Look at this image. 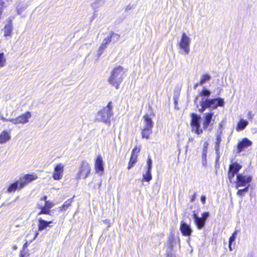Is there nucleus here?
I'll return each instance as SVG.
<instances>
[{
	"instance_id": "obj_1",
	"label": "nucleus",
	"mask_w": 257,
	"mask_h": 257,
	"mask_svg": "<svg viewBox=\"0 0 257 257\" xmlns=\"http://www.w3.org/2000/svg\"><path fill=\"white\" fill-rule=\"evenodd\" d=\"M211 93L209 89L203 87L199 95L196 97L194 102L199 112L203 113L207 108L212 110L219 106H224V99L220 97L209 98Z\"/></svg>"
},
{
	"instance_id": "obj_2",
	"label": "nucleus",
	"mask_w": 257,
	"mask_h": 257,
	"mask_svg": "<svg viewBox=\"0 0 257 257\" xmlns=\"http://www.w3.org/2000/svg\"><path fill=\"white\" fill-rule=\"evenodd\" d=\"M37 178V177L33 175H26L24 177H21L19 180L10 184L7 188V192L9 193H14L17 189L20 190L22 189L29 183Z\"/></svg>"
},
{
	"instance_id": "obj_3",
	"label": "nucleus",
	"mask_w": 257,
	"mask_h": 257,
	"mask_svg": "<svg viewBox=\"0 0 257 257\" xmlns=\"http://www.w3.org/2000/svg\"><path fill=\"white\" fill-rule=\"evenodd\" d=\"M124 72L122 67L117 66L111 71L110 76L108 78V83L116 89H118L120 84L122 82Z\"/></svg>"
},
{
	"instance_id": "obj_4",
	"label": "nucleus",
	"mask_w": 257,
	"mask_h": 257,
	"mask_svg": "<svg viewBox=\"0 0 257 257\" xmlns=\"http://www.w3.org/2000/svg\"><path fill=\"white\" fill-rule=\"evenodd\" d=\"M113 115L112 103L110 101L107 106L100 109L96 115V119L98 121L109 123L111 117Z\"/></svg>"
},
{
	"instance_id": "obj_5",
	"label": "nucleus",
	"mask_w": 257,
	"mask_h": 257,
	"mask_svg": "<svg viewBox=\"0 0 257 257\" xmlns=\"http://www.w3.org/2000/svg\"><path fill=\"white\" fill-rule=\"evenodd\" d=\"M252 181V177L249 175H245L243 174H238L236 176V188L240 187H246L250 185L249 183Z\"/></svg>"
},
{
	"instance_id": "obj_6",
	"label": "nucleus",
	"mask_w": 257,
	"mask_h": 257,
	"mask_svg": "<svg viewBox=\"0 0 257 257\" xmlns=\"http://www.w3.org/2000/svg\"><path fill=\"white\" fill-rule=\"evenodd\" d=\"M190 43V38L185 33H183L179 42V46L181 49L183 50L184 54L186 55L189 53Z\"/></svg>"
},
{
	"instance_id": "obj_7",
	"label": "nucleus",
	"mask_w": 257,
	"mask_h": 257,
	"mask_svg": "<svg viewBox=\"0 0 257 257\" xmlns=\"http://www.w3.org/2000/svg\"><path fill=\"white\" fill-rule=\"evenodd\" d=\"M201 116L196 113H193L191 114V125L192 131L196 134L199 135L202 133V130L200 129Z\"/></svg>"
},
{
	"instance_id": "obj_8",
	"label": "nucleus",
	"mask_w": 257,
	"mask_h": 257,
	"mask_svg": "<svg viewBox=\"0 0 257 257\" xmlns=\"http://www.w3.org/2000/svg\"><path fill=\"white\" fill-rule=\"evenodd\" d=\"M90 173V167L88 163L83 161L77 174V178H86Z\"/></svg>"
},
{
	"instance_id": "obj_9",
	"label": "nucleus",
	"mask_w": 257,
	"mask_h": 257,
	"mask_svg": "<svg viewBox=\"0 0 257 257\" xmlns=\"http://www.w3.org/2000/svg\"><path fill=\"white\" fill-rule=\"evenodd\" d=\"M31 117V112L29 111H27L25 113L20 115L16 118L11 119L10 122H13L15 124H17L19 123L25 124L29 121V119Z\"/></svg>"
},
{
	"instance_id": "obj_10",
	"label": "nucleus",
	"mask_w": 257,
	"mask_h": 257,
	"mask_svg": "<svg viewBox=\"0 0 257 257\" xmlns=\"http://www.w3.org/2000/svg\"><path fill=\"white\" fill-rule=\"evenodd\" d=\"M213 115V112L211 111L203 114V127L204 130L208 128L209 126L211 127L213 125L214 121V120L212 118Z\"/></svg>"
},
{
	"instance_id": "obj_11",
	"label": "nucleus",
	"mask_w": 257,
	"mask_h": 257,
	"mask_svg": "<svg viewBox=\"0 0 257 257\" xmlns=\"http://www.w3.org/2000/svg\"><path fill=\"white\" fill-rule=\"evenodd\" d=\"M63 171L64 166L62 164L59 163L56 165L53 174V179L55 180H60L62 178Z\"/></svg>"
},
{
	"instance_id": "obj_12",
	"label": "nucleus",
	"mask_w": 257,
	"mask_h": 257,
	"mask_svg": "<svg viewBox=\"0 0 257 257\" xmlns=\"http://www.w3.org/2000/svg\"><path fill=\"white\" fill-rule=\"evenodd\" d=\"M252 142L247 138H244L241 141L239 142L237 146V153H240L245 148L250 146Z\"/></svg>"
},
{
	"instance_id": "obj_13",
	"label": "nucleus",
	"mask_w": 257,
	"mask_h": 257,
	"mask_svg": "<svg viewBox=\"0 0 257 257\" xmlns=\"http://www.w3.org/2000/svg\"><path fill=\"white\" fill-rule=\"evenodd\" d=\"M38 231H42L46 229L48 227H51V224L53 223V220L46 221L42 218L38 219Z\"/></svg>"
},
{
	"instance_id": "obj_14",
	"label": "nucleus",
	"mask_w": 257,
	"mask_h": 257,
	"mask_svg": "<svg viewBox=\"0 0 257 257\" xmlns=\"http://www.w3.org/2000/svg\"><path fill=\"white\" fill-rule=\"evenodd\" d=\"M180 230L183 235L185 236H190L192 232L191 226L184 222H181Z\"/></svg>"
},
{
	"instance_id": "obj_15",
	"label": "nucleus",
	"mask_w": 257,
	"mask_h": 257,
	"mask_svg": "<svg viewBox=\"0 0 257 257\" xmlns=\"http://www.w3.org/2000/svg\"><path fill=\"white\" fill-rule=\"evenodd\" d=\"M193 218L194 220L195 224L198 229H201L204 227L206 222L203 220V219L199 217L195 213H193Z\"/></svg>"
},
{
	"instance_id": "obj_16",
	"label": "nucleus",
	"mask_w": 257,
	"mask_h": 257,
	"mask_svg": "<svg viewBox=\"0 0 257 257\" xmlns=\"http://www.w3.org/2000/svg\"><path fill=\"white\" fill-rule=\"evenodd\" d=\"M7 24L5 25L4 31V36L5 37L7 36H11L12 35V31L13 30V26L12 24V20L9 18L7 20Z\"/></svg>"
},
{
	"instance_id": "obj_17",
	"label": "nucleus",
	"mask_w": 257,
	"mask_h": 257,
	"mask_svg": "<svg viewBox=\"0 0 257 257\" xmlns=\"http://www.w3.org/2000/svg\"><path fill=\"white\" fill-rule=\"evenodd\" d=\"M95 169L97 173L99 172H103L104 171L103 161L100 156H98L95 160Z\"/></svg>"
},
{
	"instance_id": "obj_18",
	"label": "nucleus",
	"mask_w": 257,
	"mask_h": 257,
	"mask_svg": "<svg viewBox=\"0 0 257 257\" xmlns=\"http://www.w3.org/2000/svg\"><path fill=\"white\" fill-rule=\"evenodd\" d=\"M144 125L143 128L152 129L153 126V122L152 118L148 115H144Z\"/></svg>"
},
{
	"instance_id": "obj_19",
	"label": "nucleus",
	"mask_w": 257,
	"mask_h": 257,
	"mask_svg": "<svg viewBox=\"0 0 257 257\" xmlns=\"http://www.w3.org/2000/svg\"><path fill=\"white\" fill-rule=\"evenodd\" d=\"M11 138L10 133L7 131H4L0 134V144H4L8 142Z\"/></svg>"
},
{
	"instance_id": "obj_20",
	"label": "nucleus",
	"mask_w": 257,
	"mask_h": 257,
	"mask_svg": "<svg viewBox=\"0 0 257 257\" xmlns=\"http://www.w3.org/2000/svg\"><path fill=\"white\" fill-rule=\"evenodd\" d=\"M241 168L242 166L241 165L237 162H234L229 165V169L237 175L238 172Z\"/></svg>"
},
{
	"instance_id": "obj_21",
	"label": "nucleus",
	"mask_w": 257,
	"mask_h": 257,
	"mask_svg": "<svg viewBox=\"0 0 257 257\" xmlns=\"http://www.w3.org/2000/svg\"><path fill=\"white\" fill-rule=\"evenodd\" d=\"M248 124V122L246 120L241 118L238 122L236 129L237 131L243 130Z\"/></svg>"
},
{
	"instance_id": "obj_22",
	"label": "nucleus",
	"mask_w": 257,
	"mask_h": 257,
	"mask_svg": "<svg viewBox=\"0 0 257 257\" xmlns=\"http://www.w3.org/2000/svg\"><path fill=\"white\" fill-rule=\"evenodd\" d=\"M211 76L208 74H205L201 76L200 78V82L196 84L195 86H197L198 85H203L205 83L209 81L211 79Z\"/></svg>"
},
{
	"instance_id": "obj_23",
	"label": "nucleus",
	"mask_w": 257,
	"mask_h": 257,
	"mask_svg": "<svg viewBox=\"0 0 257 257\" xmlns=\"http://www.w3.org/2000/svg\"><path fill=\"white\" fill-rule=\"evenodd\" d=\"M221 132H220L218 134H217L216 136V141L215 142V150L216 153L218 155L219 153V149H220V144L221 142Z\"/></svg>"
},
{
	"instance_id": "obj_24",
	"label": "nucleus",
	"mask_w": 257,
	"mask_h": 257,
	"mask_svg": "<svg viewBox=\"0 0 257 257\" xmlns=\"http://www.w3.org/2000/svg\"><path fill=\"white\" fill-rule=\"evenodd\" d=\"M38 208L41 209V211L38 213V215L41 214L50 215L51 211L45 206L39 205Z\"/></svg>"
},
{
	"instance_id": "obj_25",
	"label": "nucleus",
	"mask_w": 257,
	"mask_h": 257,
	"mask_svg": "<svg viewBox=\"0 0 257 257\" xmlns=\"http://www.w3.org/2000/svg\"><path fill=\"white\" fill-rule=\"evenodd\" d=\"M152 133V129L143 128L142 131V136L143 138L148 139L150 135Z\"/></svg>"
},
{
	"instance_id": "obj_26",
	"label": "nucleus",
	"mask_w": 257,
	"mask_h": 257,
	"mask_svg": "<svg viewBox=\"0 0 257 257\" xmlns=\"http://www.w3.org/2000/svg\"><path fill=\"white\" fill-rule=\"evenodd\" d=\"M152 179L151 171L147 170L146 172L143 175V181L149 182Z\"/></svg>"
},
{
	"instance_id": "obj_27",
	"label": "nucleus",
	"mask_w": 257,
	"mask_h": 257,
	"mask_svg": "<svg viewBox=\"0 0 257 257\" xmlns=\"http://www.w3.org/2000/svg\"><path fill=\"white\" fill-rule=\"evenodd\" d=\"M72 201L73 198L68 199L64 202L63 205L60 207V209L61 210L65 211L71 205Z\"/></svg>"
},
{
	"instance_id": "obj_28",
	"label": "nucleus",
	"mask_w": 257,
	"mask_h": 257,
	"mask_svg": "<svg viewBox=\"0 0 257 257\" xmlns=\"http://www.w3.org/2000/svg\"><path fill=\"white\" fill-rule=\"evenodd\" d=\"M176 240L177 239L175 237L174 235H171L170 236L169 238V247L171 249H172L173 246L175 245Z\"/></svg>"
},
{
	"instance_id": "obj_29",
	"label": "nucleus",
	"mask_w": 257,
	"mask_h": 257,
	"mask_svg": "<svg viewBox=\"0 0 257 257\" xmlns=\"http://www.w3.org/2000/svg\"><path fill=\"white\" fill-rule=\"evenodd\" d=\"M249 186L250 185H248L243 189H239L237 192V195L241 197L244 196L245 194L248 192Z\"/></svg>"
},
{
	"instance_id": "obj_30",
	"label": "nucleus",
	"mask_w": 257,
	"mask_h": 257,
	"mask_svg": "<svg viewBox=\"0 0 257 257\" xmlns=\"http://www.w3.org/2000/svg\"><path fill=\"white\" fill-rule=\"evenodd\" d=\"M109 37L111 38V40L113 41L114 42L118 41L120 38V36L118 34L113 32H111Z\"/></svg>"
},
{
	"instance_id": "obj_31",
	"label": "nucleus",
	"mask_w": 257,
	"mask_h": 257,
	"mask_svg": "<svg viewBox=\"0 0 257 257\" xmlns=\"http://www.w3.org/2000/svg\"><path fill=\"white\" fill-rule=\"evenodd\" d=\"M27 8L26 5L18 6L16 7V11L18 15H21L24 11Z\"/></svg>"
},
{
	"instance_id": "obj_32",
	"label": "nucleus",
	"mask_w": 257,
	"mask_h": 257,
	"mask_svg": "<svg viewBox=\"0 0 257 257\" xmlns=\"http://www.w3.org/2000/svg\"><path fill=\"white\" fill-rule=\"evenodd\" d=\"M12 2V0H0V7L6 8Z\"/></svg>"
},
{
	"instance_id": "obj_33",
	"label": "nucleus",
	"mask_w": 257,
	"mask_h": 257,
	"mask_svg": "<svg viewBox=\"0 0 257 257\" xmlns=\"http://www.w3.org/2000/svg\"><path fill=\"white\" fill-rule=\"evenodd\" d=\"M6 59L3 53H0V67H4L5 65Z\"/></svg>"
},
{
	"instance_id": "obj_34",
	"label": "nucleus",
	"mask_w": 257,
	"mask_h": 257,
	"mask_svg": "<svg viewBox=\"0 0 257 257\" xmlns=\"http://www.w3.org/2000/svg\"><path fill=\"white\" fill-rule=\"evenodd\" d=\"M208 143L207 142H205L203 146V150L202 152V157L205 159L206 158V154H207V148L208 146Z\"/></svg>"
},
{
	"instance_id": "obj_35",
	"label": "nucleus",
	"mask_w": 257,
	"mask_h": 257,
	"mask_svg": "<svg viewBox=\"0 0 257 257\" xmlns=\"http://www.w3.org/2000/svg\"><path fill=\"white\" fill-rule=\"evenodd\" d=\"M152 168V161L150 156L148 158L147 160V170L151 171Z\"/></svg>"
},
{
	"instance_id": "obj_36",
	"label": "nucleus",
	"mask_w": 257,
	"mask_h": 257,
	"mask_svg": "<svg viewBox=\"0 0 257 257\" xmlns=\"http://www.w3.org/2000/svg\"><path fill=\"white\" fill-rule=\"evenodd\" d=\"M237 232L238 230H235L230 236L229 239L230 243H233L235 241Z\"/></svg>"
},
{
	"instance_id": "obj_37",
	"label": "nucleus",
	"mask_w": 257,
	"mask_h": 257,
	"mask_svg": "<svg viewBox=\"0 0 257 257\" xmlns=\"http://www.w3.org/2000/svg\"><path fill=\"white\" fill-rule=\"evenodd\" d=\"M44 206L50 210V209L54 206V204L52 202L47 201L45 202Z\"/></svg>"
},
{
	"instance_id": "obj_38",
	"label": "nucleus",
	"mask_w": 257,
	"mask_h": 257,
	"mask_svg": "<svg viewBox=\"0 0 257 257\" xmlns=\"http://www.w3.org/2000/svg\"><path fill=\"white\" fill-rule=\"evenodd\" d=\"M107 45L103 43L101 44V46L99 47L98 49V55H100L102 53V51L106 48Z\"/></svg>"
},
{
	"instance_id": "obj_39",
	"label": "nucleus",
	"mask_w": 257,
	"mask_h": 257,
	"mask_svg": "<svg viewBox=\"0 0 257 257\" xmlns=\"http://www.w3.org/2000/svg\"><path fill=\"white\" fill-rule=\"evenodd\" d=\"M236 175V174L233 172H232L231 170L229 169L228 172V178L230 181V182H231V180L234 176Z\"/></svg>"
},
{
	"instance_id": "obj_40",
	"label": "nucleus",
	"mask_w": 257,
	"mask_h": 257,
	"mask_svg": "<svg viewBox=\"0 0 257 257\" xmlns=\"http://www.w3.org/2000/svg\"><path fill=\"white\" fill-rule=\"evenodd\" d=\"M137 157H138L137 155L132 154L130 162H131V163H132L133 164H135L137 162Z\"/></svg>"
},
{
	"instance_id": "obj_41",
	"label": "nucleus",
	"mask_w": 257,
	"mask_h": 257,
	"mask_svg": "<svg viewBox=\"0 0 257 257\" xmlns=\"http://www.w3.org/2000/svg\"><path fill=\"white\" fill-rule=\"evenodd\" d=\"M209 213L208 212H204L202 214L201 217H200L203 219V220H205L206 222L207 219L209 217Z\"/></svg>"
},
{
	"instance_id": "obj_42",
	"label": "nucleus",
	"mask_w": 257,
	"mask_h": 257,
	"mask_svg": "<svg viewBox=\"0 0 257 257\" xmlns=\"http://www.w3.org/2000/svg\"><path fill=\"white\" fill-rule=\"evenodd\" d=\"M111 41V38H110L109 36H108L103 40L102 43L107 45Z\"/></svg>"
},
{
	"instance_id": "obj_43",
	"label": "nucleus",
	"mask_w": 257,
	"mask_h": 257,
	"mask_svg": "<svg viewBox=\"0 0 257 257\" xmlns=\"http://www.w3.org/2000/svg\"><path fill=\"white\" fill-rule=\"evenodd\" d=\"M19 257H30V254L27 253L26 251H21Z\"/></svg>"
},
{
	"instance_id": "obj_44",
	"label": "nucleus",
	"mask_w": 257,
	"mask_h": 257,
	"mask_svg": "<svg viewBox=\"0 0 257 257\" xmlns=\"http://www.w3.org/2000/svg\"><path fill=\"white\" fill-rule=\"evenodd\" d=\"M140 151V149H138L137 147L133 149L132 154L136 155V153H138Z\"/></svg>"
},
{
	"instance_id": "obj_45",
	"label": "nucleus",
	"mask_w": 257,
	"mask_h": 257,
	"mask_svg": "<svg viewBox=\"0 0 257 257\" xmlns=\"http://www.w3.org/2000/svg\"><path fill=\"white\" fill-rule=\"evenodd\" d=\"M206 196H204V195H202L201 196V198H200V200H201V201L202 202V203L204 205L205 204V202H206Z\"/></svg>"
},
{
	"instance_id": "obj_46",
	"label": "nucleus",
	"mask_w": 257,
	"mask_h": 257,
	"mask_svg": "<svg viewBox=\"0 0 257 257\" xmlns=\"http://www.w3.org/2000/svg\"><path fill=\"white\" fill-rule=\"evenodd\" d=\"M133 7L132 5L129 4L125 8V11L127 12L133 9Z\"/></svg>"
},
{
	"instance_id": "obj_47",
	"label": "nucleus",
	"mask_w": 257,
	"mask_h": 257,
	"mask_svg": "<svg viewBox=\"0 0 257 257\" xmlns=\"http://www.w3.org/2000/svg\"><path fill=\"white\" fill-rule=\"evenodd\" d=\"M253 117V115L252 114L251 112L250 111H248L247 113L248 118L251 120V119H252Z\"/></svg>"
},
{
	"instance_id": "obj_48",
	"label": "nucleus",
	"mask_w": 257,
	"mask_h": 257,
	"mask_svg": "<svg viewBox=\"0 0 257 257\" xmlns=\"http://www.w3.org/2000/svg\"><path fill=\"white\" fill-rule=\"evenodd\" d=\"M0 119L4 121H10V120L11 118H10V119L6 118L4 117L3 116H1Z\"/></svg>"
},
{
	"instance_id": "obj_49",
	"label": "nucleus",
	"mask_w": 257,
	"mask_h": 257,
	"mask_svg": "<svg viewBox=\"0 0 257 257\" xmlns=\"http://www.w3.org/2000/svg\"><path fill=\"white\" fill-rule=\"evenodd\" d=\"M28 246V242H26L25 243H24V244L23 245V249L21 250V251H25V249Z\"/></svg>"
},
{
	"instance_id": "obj_50",
	"label": "nucleus",
	"mask_w": 257,
	"mask_h": 257,
	"mask_svg": "<svg viewBox=\"0 0 257 257\" xmlns=\"http://www.w3.org/2000/svg\"><path fill=\"white\" fill-rule=\"evenodd\" d=\"M196 193H195L191 199V202H193L196 199Z\"/></svg>"
},
{
	"instance_id": "obj_51",
	"label": "nucleus",
	"mask_w": 257,
	"mask_h": 257,
	"mask_svg": "<svg viewBox=\"0 0 257 257\" xmlns=\"http://www.w3.org/2000/svg\"><path fill=\"white\" fill-rule=\"evenodd\" d=\"M134 164H133L129 161L128 166H127V169H130L133 166Z\"/></svg>"
},
{
	"instance_id": "obj_52",
	"label": "nucleus",
	"mask_w": 257,
	"mask_h": 257,
	"mask_svg": "<svg viewBox=\"0 0 257 257\" xmlns=\"http://www.w3.org/2000/svg\"><path fill=\"white\" fill-rule=\"evenodd\" d=\"M134 164H133L129 161L128 166H127V169H130L133 166Z\"/></svg>"
},
{
	"instance_id": "obj_53",
	"label": "nucleus",
	"mask_w": 257,
	"mask_h": 257,
	"mask_svg": "<svg viewBox=\"0 0 257 257\" xmlns=\"http://www.w3.org/2000/svg\"><path fill=\"white\" fill-rule=\"evenodd\" d=\"M92 6L93 8H94V9L97 8L98 7L97 3L96 2L93 3L92 5Z\"/></svg>"
},
{
	"instance_id": "obj_54",
	"label": "nucleus",
	"mask_w": 257,
	"mask_h": 257,
	"mask_svg": "<svg viewBox=\"0 0 257 257\" xmlns=\"http://www.w3.org/2000/svg\"><path fill=\"white\" fill-rule=\"evenodd\" d=\"M47 196H44L41 198V200H44V201H45V202H46V201H47Z\"/></svg>"
},
{
	"instance_id": "obj_55",
	"label": "nucleus",
	"mask_w": 257,
	"mask_h": 257,
	"mask_svg": "<svg viewBox=\"0 0 257 257\" xmlns=\"http://www.w3.org/2000/svg\"><path fill=\"white\" fill-rule=\"evenodd\" d=\"M232 243H230V241H229L228 247H229V249L230 251H232V247H231Z\"/></svg>"
},
{
	"instance_id": "obj_56",
	"label": "nucleus",
	"mask_w": 257,
	"mask_h": 257,
	"mask_svg": "<svg viewBox=\"0 0 257 257\" xmlns=\"http://www.w3.org/2000/svg\"><path fill=\"white\" fill-rule=\"evenodd\" d=\"M38 235H39V232L37 231L35 233V236H34V237L33 238V240L37 238V237L38 236Z\"/></svg>"
},
{
	"instance_id": "obj_57",
	"label": "nucleus",
	"mask_w": 257,
	"mask_h": 257,
	"mask_svg": "<svg viewBox=\"0 0 257 257\" xmlns=\"http://www.w3.org/2000/svg\"><path fill=\"white\" fill-rule=\"evenodd\" d=\"M103 222L105 223H108L109 222V220L108 219H105V220L103 221Z\"/></svg>"
},
{
	"instance_id": "obj_58",
	"label": "nucleus",
	"mask_w": 257,
	"mask_h": 257,
	"mask_svg": "<svg viewBox=\"0 0 257 257\" xmlns=\"http://www.w3.org/2000/svg\"><path fill=\"white\" fill-rule=\"evenodd\" d=\"M17 248V247L16 245L14 246V249H16Z\"/></svg>"
},
{
	"instance_id": "obj_59",
	"label": "nucleus",
	"mask_w": 257,
	"mask_h": 257,
	"mask_svg": "<svg viewBox=\"0 0 257 257\" xmlns=\"http://www.w3.org/2000/svg\"><path fill=\"white\" fill-rule=\"evenodd\" d=\"M190 237H189V238H188V239H187V241H188V242H189V241H190Z\"/></svg>"
},
{
	"instance_id": "obj_60",
	"label": "nucleus",
	"mask_w": 257,
	"mask_h": 257,
	"mask_svg": "<svg viewBox=\"0 0 257 257\" xmlns=\"http://www.w3.org/2000/svg\"><path fill=\"white\" fill-rule=\"evenodd\" d=\"M203 165H205V162H203Z\"/></svg>"
},
{
	"instance_id": "obj_61",
	"label": "nucleus",
	"mask_w": 257,
	"mask_h": 257,
	"mask_svg": "<svg viewBox=\"0 0 257 257\" xmlns=\"http://www.w3.org/2000/svg\"><path fill=\"white\" fill-rule=\"evenodd\" d=\"M178 242H180V239H179V238H178Z\"/></svg>"
},
{
	"instance_id": "obj_62",
	"label": "nucleus",
	"mask_w": 257,
	"mask_h": 257,
	"mask_svg": "<svg viewBox=\"0 0 257 257\" xmlns=\"http://www.w3.org/2000/svg\"><path fill=\"white\" fill-rule=\"evenodd\" d=\"M211 130H212V127L211 128H209V131H211Z\"/></svg>"
},
{
	"instance_id": "obj_63",
	"label": "nucleus",
	"mask_w": 257,
	"mask_h": 257,
	"mask_svg": "<svg viewBox=\"0 0 257 257\" xmlns=\"http://www.w3.org/2000/svg\"><path fill=\"white\" fill-rule=\"evenodd\" d=\"M100 185H101V183H100L99 184V187H100Z\"/></svg>"
}]
</instances>
